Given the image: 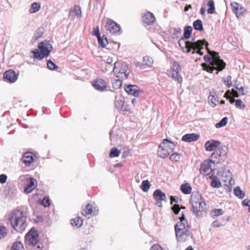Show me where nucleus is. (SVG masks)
<instances>
[{"label":"nucleus","mask_w":250,"mask_h":250,"mask_svg":"<svg viewBox=\"0 0 250 250\" xmlns=\"http://www.w3.org/2000/svg\"><path fill=\"white\" fill-rule=\"evenodd\" d=\"M208 52L210 56L206 55L204 56V60L206 62H209V64L203 63L201 65L204 70L210 73H213L214 70H216V74H217L218 71H221L225 68L226 63L220 58L218 53L209 50Z\"/></svg>","instance_id":"1"},{"label":"nucleus","mask_w":250,"mask_h":250,"mask_svg":"<svg viewBox=\"0 0 250 250\" xmlns=\"http://www.w3.org/2000/svg\"><path fill=\"white\" fill-rule=\"evenodd\" d=\"M180 221L174 226L176 238L179 243H185L193 237V234L190 226L186 219L185 215L182 214L179 218Z\"/></svg>","instance_id":"2"},{"label":"nucleus","mask_w":250,"mask_h":250,"mask_svg":"<svg viewBox=\"0 0 250 250\" xmlns=\"http://www.w3.org/2000/svg\"><path fill=\"white\" fill-rule=\"evenodd\" d=\"M8 220L12 227L21 233L27 226L26 213L21 209H15L8 214Z\"/></svg>","instance_id":"3"},{"label":"nucleus","mask_w":250,"mask_h":250,"mask_svg":"<svg viewBox=\"0 0 250 250\" xmlns=\"http://www.w3.org/2000/svg\"><path fill=\"white\" fill-rule=\"evenodd\" d=\"M192 31V28L191 26H186L184 28V35L178 41V44L181 47L183 52L189 53L191 48L201 47L203 42L204 40H198L196 42L186 41L185 40L189 39Z\"/></svg>","instance_id":"4"},{"label":"nucleus","mask_w":250,"mask_h":250,"mask_svg":"<svg viewBox=\"0 0 250 250\" xmlns=\"http://www.w3.org/2000/svg\"><path fill=\"white\" fill-rule=\"evenodd\" d=\"M175 147V144L173 142L165 139L159 146L158 155V156H181V154L173 152Z\"/></svg>","instance_id":"5"},{"label":"nucleus","mask_w":250,"mask_h":250,"mask_svg":"<svg viewBox=\"0 0 250 250\" xmlns=\"http://www.w3.org/2000/svg\"><path fill=\"white\" fill-rule=\"evenodd\" d=\"M27 244L34 247L33 250H43V244L39 241V234L34 228H32L25 235Z\"/></svg>","instance_id":"6"},{"label":"nucleus","mask_w":250,"mask_h":250,"mask_svg":"<svg viewBox=\"0 0 250 250\" xmlns=\"http://www.w3.org/2000/svg\"><path fill=\"white\" fill-rule=\"evenodd\" d=\"M114 65L113 73L116 78L122 79L127 78L130 71L126 63L117 61L114 63Z\"/></svg>","instance_id":"7"},{"label":"nucleus","mask_w":250,"mask_h":250,"mask_svg":"<svg viewBox=\"0 0 250 250\" xmlns=\"http://www.w3.org/2000/svg\"><path fill=\"white\" fill-rule=\"evenodd\" d=\"M40 52L38 49H35L32 51L34 57L38 60H42L44 58L47 57L52 49V46L50 44L45 43L43 42H40L38 45Z\"/></svg>","instance_id":"8"},{"label":"nucleus","mask_w":250,"mask_h":250,"mask_svg":"<svg viewBox=\"0 0 250 250\" xmlns=\"http://www.w3.org/2000/svg\"><path fill=\"white\" fill-rule=\"evenodd\" d=\"M190 203L192 205L193 212L196 215H199L204 211V206L205 203L203 202L201 196L198 194L191 195Z\"/></svg>","instance_id":"9"},{"label":"nucleus","mask_w":250,"mask_h":250,"mask_svg":"<svg viewBox=\"0 0 250 250\" xmlns=\"http://www.w3.org/2000/svg\"><path fill=\"white\" fill-rule=\"evenodd\" d=\"M121 96H116L114 102L115 107L118 110L125 113H130V108L129 105L125 103Z\"/></svg>","instance_id":"10"},{"label":"nucleus","mask_w":250,"mask_h":250,"mask_svg":"<svg viewBox=\"0 0 250 250\" xmlns=\"http://www.w3.org/2000/svg\"><path fill=\"white\" fill-rule=\"evenodd\" d=\"M214 164L215 162L210 159L205 160L200 167L201 174H208L209 171H211V168L214 166Z\"/></svg>","instance_id":"11"},{"label":"nucleus","mask_w":250,"mask_h":250,"mask_svg":"<svg viewBox=\"0 0 250 250\" xmlns=\"http://www.w3.org/2000/svg\"><path fill=\"white\" fill-rule=\"evenodd\" d=\"M153 197L156 201V204L160 207L162 206V202L166 201L167 200L166 194L159 189L154 191Z\"/></svg>","instance_id":"12"},{"label":"nucleus","mask_w":250,"mask_h":250,"mask_svg":"<svg viewBox=\"0 0 250 250\" xmlns=\"http://www.w3.org/2000/svg\"><path fill=\"white\" fill-rule=\"evenodd\" d=\"M153 63L152 58L149 56H145L143 57V62H137L136 63V66L139 67L141 69H146L151 67Z\"/></svg>","instance_id":"13"},{"label":"nucleus","mask_w":250,"mask_h":250,"mask_svg":"<svg viewBox=\"0 0 250 250\" xmlns=\"http://www.w3.org/2000/svg\"><path fill=\"white\" fill-rule=\"evenodd\" d=\"M94 205V203L87 204L85 208L82 211V215L89 218L91 215L96 214L98 210Z\"/></svg>","instance_id":"14"},{"label":"nucleus","mask_w":250,"mask_h":250,"mask_svg":"<svg viewBox=\"0 0 250 250\" xmlns=\"http://www.w3.org/2000/svg\"><path fill=\"white\" fill-rule=\"evenodd\" d=\"M25 180L27 182V185L24 189V191L26 193H29L36 188L37 181L33 178H26Z\"/></svg>","instance_id":"15"},{"label":"nucleus","mask_w":250,"mask_h":250,"mask_svg":"<svg viewBox=\"0 0 250 250\" xmlns=\"http://www.w3.org/2000/svg\"><path fill=\"white\" fill-rule=\"evenodd\" d=\"M125 90L128 94L135 97H138L141 92L138 87L133 84L125 85Z\"/></svg>","instance_id":"16"},{"label":"nucleus","mask_w":250,"mask_h":250,"mask_svg":"<svg viewBox=\"0 0 250 250\" xmlns=\"http://www.w3.org/2000/svg\"><path fill=\"white\" fill-rule=\"evenodd\" d=\"M5 79L10 83H14L18 79V76L13 70L6 71L3 74Z\"/></svg>","instance_id":"17"},{"label":"nucleus","mask_w":250,"mask_h":250,"mask_svg":"<svg viewBox=\"0 0 250 250\" xmlns=\"http://www.w3.org/2000/svg\"><path fill=\"white\" fill-rule=\"evenodd\" d=\"M142 21L147 25H151L155 21V18L153 13L150 12H146L142 16Z\"/></svg>","instance_id":"18"},{"label":"nucleus","mask_w":250,"mask_h":250,"mask_svg":"<svg viewBox=\"0 0 250 250\" xmlns=\"http://www.w3.org/2000/svg\"><path fill=\"white\" fill-rule=\"evenodd\" d=\"M221 143L220 141L214 140L208 141L205 145V147L207 151H211L219 146Z\"/></svg>","instance_id":"19"},{"label":"nucleus","mask_w":250,"mask_h":250,"mask_svg":"<svg viewBox=\"0 0 250 250\" xmlns=\"http://www.w3.org/2000/svg\"><path fill=\"white\" fill-rule=\"evenodd\" d=\"M199 135L195 133L186 134L182 136V141L190 143L197 141L199 138Z\"/></svg>","instance_id":"20"},{"label":"nucleus","mask_w":250,"mask_h":250,"mask_svg":"<svg viewBox=\"0 0 250 250\" xmlns=\"http://www.w3.org/2000/svg\"><path fill=\"white\" fill-rule=\"evenodd\" d=\"M92 85L96 89L99 91H103L107 87L105 82L102 79L95 80Z\"/></svg>","instance_id":"21"},{"label":"nucleus","mask_w":250,"mask_h":250,"mask_svg":"<svg viewBox=\"0 0 250 250\" xmlns=\"http://www.w3.org/2000/svg\"><path fill=\"white\" fill-rule=\"evenodd\" d=\"M167 75L168 77H171L176 81L179 83H182L183 79L179 73V72L168 70L167 72Z\"/></svg>","instance_id":"22"},{"label":"nucleus","mask_w":250,"mask_h":250,"mask_svg":"<svg viewBox=\"0 0 250 250\" xmlns=\"http://www.w3.org/2000/svg\"><path fill=\"white\" fill-rule=\"evenodd\" d=\"M110 33L122 34L121 28L119 24L110 19Z\"/></svg>","instance_id":"23"},{"label":"nucleus","mask_w":250,"mask_h":250,"mask_svg":"<svg viewBox=\"0 0 250 250\" xmlns=\"http://www.w3.org/2000/svg\"><path fill=\"white\" fill-rule=\"evenodd\" d=\"M203 40H204V42H203L202 45H201V47L199 48H195L193 47L191 48V50L192 49L193 51L191 52L192 54H195V53L199 54L200 55L202 56L204 54V52L201 51L202 49L204 48V45H205L206 49L208 51L209 50L208 46L209 45L208 43L205 40L203 39Z\"/></svg>","instance_id":"24"},{"label":"nucleus","mask_w":250,"mask_h":250,"mask_svg":"<svg viewBox=\"0 0 250 250\" xmlns=\"http://www.w3.org/2000/svg\"><path fill=\"white\" fill-rule=\"evenodd\" d=\"M228 152V147L227 146L224 145L218 147L216 150V153L218 156H226Z\"/></svg>","instance_id":"25"},{"label":"nucleus","mask_w":250,"mask_h":250,"mask_svg":"<svg viewBox=\"0 0 250 250\" xmlns=\"http://www.w3.org/2000/svg\"><path fill=\"white\" fill-rule=\"evenodd\" d=\"M231 6L233 12L236 14L237 17H239L241 15L242 11L239 12V10H243V8L240 5L236 2H233L231 3Z\"/></svg>","instance_id":"26"},{"label":"nucleus","mask_w":250,"mask_h":250,"mask_svg":"<svg viewBox=\"0 0 250 250\" xmlns=\"http://www.w3.org/2000/svg\"><path fill=\"white\" fill-rule=\"evenodd\" d=\"M180 189L185 194H189L192 191V188L189 183H185L181 186Z\"/></svg>","instance_id":"27"},{"label":"nucleus","mask_w":250,"mask_h":250,"mask_svg":"<svg viewBox=\"0 0 250 250\" xmlns=\"http://www.w3.org/2000/svg\"><path fill=\"white\" fill-rule=\"evenodd\" d=\"M83 220L81 217H77L71 220V224L76 228H80L83 224Z\"/></svg>","instance_id":"28"},{"label":"nucleus","mask_w":250,"mask_h":250,"mask_svg":"<svg viewBox=\"0 0 250 250\" xmlns=\"http://www.w3.org/2000/svg\"><path fill=\"white\" fill-rule=\"evenodd\" d=\"M193 26L195 30L202 31L204 30L202 21L201 20H197L193 23Z\"/></svg>","instance_id":"29"},{"label":"nucleus","mask_w":250,"mask_h":250,"mask_svg":"<svg viewBox=\"0 0 250 250\" xmlns=\"http://www.w3.org/2000/svg\"><path fill=\"white\" fill-rule=\"evenodd\" d=\"M210 178L212 179L210 185L214 188H218L221 187V183L218 178L215 176H210Z\"/></svg>","instance_id":"30"},{"label":"nucleus","mask_w":250,"mask_h":250,"mask_svg":"<svg viewBox=\"0 0 250 250\" xmlns=\"http://www.w3.org/2000/svg\"><path fill=\"white\" fill-rule=\"evenodd\" d=\"M10 250H25V249L22 243L17 241L13 244Z\"/></svg>","instance_id":"31"},{"label":"nucleus","mask_w":250,"mask_h":250,"mask_svg":"<svg viewBox=\"0 0 250 250\" xmlns=\"http://www.w3.org/2000/svg\"><path fill=\"white\" fill-rule=\"evenodd\" d=\"M41 5L39 3L34 2L31 4L29 11L30 13H34L39 11Z\"/></svg>","instance_id":"32"},{"label":"nucleus","mask_w":250,"mask_h":250,"mask_svg":"<svg viewBox=\"0 0 250 250\" xmlns=\"http://www.w3.org/2000/svg\"><path fill=\"white\" fill-rule=\"evenodd\" d=\"M234 194L240 199H243L245 196L244 192H243L239 187H236L234 189Z\"/></svg>","instance_id":"33"},{"label":"nucleus","mask_w":250,"mask_h":250,"mask_svg":"<svg viewBox=\"0 0 250 250\" xmlns=\"http://www.w3.org/2000/svg\"><path fill=\"white\" fill-rule=\"evenodd\" d=\"M104 36V35H103V37L100 36L97 38L99 44L103 48L105 47L108 43L107 38Z\"/></svg>","instance_id":"34"},{"label":"nucleus","mask_w":250,"mask_h":250,"mask_svg":"<svg viewBox=\"0 0 250 250\" xmlns=\"http://www.w3.org/2000/svg\"><path fill=\"white\" fill-rule=\"evenodd\" d=\"M207 5L209 7L207 11L208 14H212L214 13L215 11L214 2L212 0H209L207 3Z\"/></svg>","instance_id":"35"},{"label":"nucleus","mask_w":250,"mask_h":250,"mask_svg":"<svg viewBox=\"0 0 250 250\" xmlns=\"http://www.w3.org/2000/svg\"><path fill=\"white\" fill-rule=\"evenodd\" d=\"M34 161V157H21V162L24 163L25 166H29Z\"/></svg>","instance_id":"36"},{"label":"nucleus","mask_w":250,"mask_h":250,"mask_svg":"<svg viewBox=\"0 0 250 250\" xmlns=\"http://www.w3.org/2000/svg\"><path fill=\"white\" fill-rule=\"evenodd\" d=\"M123 80V79H122L118 78V79H115L112 81V84L113 87L115 89H118L120 88L122 84V81Z\"/></svg>","instance_id":"37"},{"label":"nucleus","mask_w":250,"mask_h":250,"mask_svg":"<svg viewBox=\"0 0 250 250\" xmlns=\"http://www.w3.org/2000/svg\"><path fill=\"white\" fill-rule=\"evenodd\" d=\"M121 153L122 156H131L130 154V150L128 147L127 146H123L120 149Z\"/></svg>","instance_id":"38"},{"label":"nucleus","mask_w":250,"mask_h":250,"mask_svg":"<svg viewBox=\"0 0 250 250\" xmlns=\"http://www.w3.org/2000/svg\"><path fill=\"white\" fill-rule=\"evenodd\" d=\"M150 185L148 180L143 181L141 185V188L144 192L148 191Z\"/></svg>","instance_id":"39"},{"label":"nucleus","mask_w":250,"mask_h":250,"mask_svg":"<svg viewBox=\"0 0 250 250\" xmlns=\"http://www.w3.org/2000/svg\"><path fill=\"white\" fill-rule=\"evenodd\" d=\"M228 121V119L227 117H224L220 122L215 124L216 128H220L225 126Z\"/></svg>","instance_id":"40"},{"label":"nucleus","mask_w":250,"mask_h":250,"mask_svg":"<svg viewBox=\"0 0 250 250\" xmlns=\"http://www.w3.org/2000/svg\"><path fill=\"white\" fill-rule=\"evenodd\" d=\"M208 99L210 105L213 107L216 106V103L218 102V100L213 95H210L208 97Z\"/></svg>","instance_id":"41"},{"label":"nucleus","mask_w":250,"mask_h":250,"mask_svg":"<svg viewBox=\"0 0 250 250\" xmlns=\"http://www.w3.org/2000/svg\"><path fill=\"white\" fill-rule=\"evenodd\" d=\"M8 232L7 229L4 226H0V239L4 238Z\"/></svg>","instance_id":"42"},{"label":"nucleus","mask_w":250,"mask_h":250,"mask_svg":"<svg viewBox=\"0 0 250 250\" xmlns=\"http://www.w3.org/2000/svg\"><path fill=\"white\" fill-rule=\"evenodd\" d=\"M180 70L181 67L179 63L177 62H173L170 70H169V71H175L177 72H179Z\"/></svg>","instance_id":"43"},{"label":"nucleus","mask_w":250,"mask_h":250,"mask_svg":"<svg viewBox=\"0 0 250 250\" xmlns=\"http://www.w3.org/2000/svg\"><path fill=\"white\" fill-rule=\"evenodd\" d=\"M235 106L236 107L241 109H244L245 108V104L243 103L242 101L240 99H237L235 101Z\"/></svg>","instance_id":"44"},{"label":"nucleus","mask_w":250,"mask_h":250,"mask_svg":"<svg viewBox=\"0 0 250 250\" xmlns=\"http://www.w3.org/2000/svg\"><path fill=\"white\" fill-rule=\"evenodd\" d=\"M224 83L228 87H230L232 85L231 76H228L226 78L224 79Z\"/></svg>","instance_id":"45"},{"label":"nucleus","mask_w":250,"mask_h":250,"mask_svg":"<svg viewBox=\"0 0 250 250\" xmlns=\"http://www.w3.org/2000/svg\"><path fill=\"white\" fill-rule=\"evenodd\" d=\"M120 153V149L117 148H113L110 150V156H119Z\"/></svg>","instance_id":"46"},{"label":"nucleus","mask_w":250,"mask_h":250,"mask_svg":"<svg viewBox=\"0 0 250 250\" xmlns=\"http://www.w3.org/2000/svg\"><path fill=\"white\" fill-rule=\"evenodd\" d=\"M92 35L96 36L97 38L100 36V30L98 26H96L93 28Z\"/></svg>","instance_id":"47"},{"label":"nucleus","mask_w":250,"mask_h":250,"mask_svg":"<svg viewBox=\"0 0 250 250\" xmlns=\"http://www.w3.org/2000/svg\"><path fill=\"white\" fill-rule=\"evenodd\" d=\"M47 66L48 69L50 70H54L56 68H58V66L56 65L51 60L48 61L47 62Z\"/></svg>","instance_id":"48"},{"label":"nucleus","mask_w":250,"mask_h":250,"mask_svg":"<svg viewBox=\"0 0 250 250\" xmlns=\"http://www.w3.org/2000/svg\"><path fill=\"white\" fill-rule=\"evenodd\" d=\"M22 156H37L39 154L37 152H33V151H26L25 152H23L22 154Z\"/></svg>","instance_id":"49"},{"label":"nucleus","mask_w":250,"mask_h":250,"mask_svg":"<svg viewBox=\"0 0 250 250\" xmlns=\"http://www.w3.org/2000/svg\"><path fill=\"white\" fill-rule=\"evenodd\" d=\"M42 205L44 207H48L50 205V200L48 197H44L42 200Z\"/></svg>","instance_id":"50"},{"label":"nucleus","mask_w":250,"mask_h":250,"mask_svg":"<svg viewBox=\"0 0 250 250\" xmlns=\"http://www.w3.org/2000/svg\"><path fill=\"white\" fill-rule=\"evenodd\" d=\"M120 43L114 41H110V46H112V49L117 51L120 47Z\"/></svg>","instance_id":"51"},{"label":"nucleus","mask_w":250,"mask_h":250,"mask_svg":"<svg viewBox=\"0 0 250 250\" xmlns=\"http://www.w3.org/2000/svg\"><path fill=\"white\" fill-rule=\"evenodd\" d=\"M174 33L173 36L175 37L178 38L181 32V29L179 27L173 28Z\"/></svg>","instance_id":"52"},{"label":"nucleus","mask_w":250,"mask_h":250,"mask_svg":"<svg viewBox=\"0 0 250 250\" xmlns=\"http://www.w3.org/2000/svg\"><path fill=\"white\" fill-rule=\"evenodd\" d=\"M172 210L175 214H178L180 211V208L179 205L175 204L172 208Z\"/></svg>","instance_id":"53"},{"label":"nucleus","mask_w":250,"mask_h":250,"mask_svg":"<svg viewBox=\"0 0 250 250\" xmlns=\"http://www.w3.org/2000/svg\"><path fill=\"white\" fill-rule=\"evenodd\" d=\"M74 11L75 12V14L78 16H80L81 15V10L80 6L78 5H75L74 7Z\"/></svg>","instance_id":"54"},{"label":"nucleus","mask_w":250,"mask_h":250,"mask_svg":"<svg viewBox=\"0 0 250 250\" xmlns=\"http://www.w3.org/2000/svg\"><path fill=\"white\" fill-rule=\"evenodd\" d=\"M7 177L5 174H2L0 175V183H5L7 180Z\"/></svg>","instance_id":"55"},{"label":"nucleus","mask_w":250,"mask_h":250,"mask_svg":"<svg viewBox=\"0 0 250 250\" xmlns=\"http://www.w3.org/2000/svg\"><path fill=\"white\" fill-rule=\"evenodd\" d=\"M214 216H219L223 214V211L222 209H215L213 210Z\"/></svg>","instance_id":"56"},{"label":"nucleus","mask_w":250,"mask_h":250,"mask_svg":"<svg viewBox=\"0 0 250 250\" xmlns=\"http://www.w3.org/2000/svg\"><path fill=\"white\" fill-rule=\"evenodd\" d=\"M150 250H163L159 245H154L152 246Z\"/></svg>","instance_id":"57"},{"label":"nucleus","mask_w":250,"mask_h":250,"mask_svg":"<svg viewBox=\"0 0 250 250\" xmlns=\"http://www.w3.org/2000/svg\"><path fill=\"white\" fill-rule=\"evenodd\" d=\"M242 204L244 206L249 207L250 205V200H249V199H244L242 202Z\"/></svg>","instance_id":"58"},{"label":"nucleus","mask_w":250,"mask_h":250,"mask_svg":"<svg viewBox=\"0 0 250 250\" xmlns=\"http://www.w3.org/2000/svg\"><path fill=\"white\" fill-rule=\"evenodd\" d=\"M178 197L177 196L170 197V204H172L173 202L178 203Z\"/></svg>","instance_id":"59"},{"label":"nucleus","mask_w":250,"mask_h":250,"mask_svg":"<svg viewBox=\"0 0 250 250\" xmlns=\"http://www.w3.org/2000/svg\"><path fill=\"white\" fill-rule=\"evenodd\" d=\"M236 89H237L240 92V93H241V95H244L246 94L244 92V88H243V87L242 86H241L240 87H236Z\"/></svg>","instance_id":"60"},{"label":"nucleus","mask_w":250,"mask_h":250,"mask_svg":"<svg viewBox=\"0 0 250 250\" xmlns=\"http://www.w3.org/2000/svg\"><path fill=\"white\" fill-rule=\"evenodd\" d=\"M205 12H206V9L205 7H202L200 10V14L202 16H205Z\"/></svg>","instance_id":"61"},{"label":"nucleus","mask_w":250,"mask_h":250,"mask_svg":"<svg viewBox=\"0 0 250 250\" xmlns=\"http://www.w3.org/2000/svg\"><path fill=\"white\" fill-rule=\"evenodd\" d=\"M230 91L228 90L225 93L224 97L227 98H228L230 96Z\"/></svg>","instance_id":"62"},{"label":"nucleus","mask_w":250,"mask_h":250,"mask_svg":"<svg viewBox=\"0 0 250 250\" xmlns=\"http://www.w3.org/2000/svg\"><path fill=\"white\" fill-rule=\"evenodd\" d=\"M189 8H191V5H187L184 8V11H188Z\"/></svg>","instance_id":"63"},{"label":"nucleus","mask_w":250,"mask_h":250,"mask_svg":"<svg viewBox=\"0 0 250 250\" xmlns=\"http://www.w3.org/2000/svg\"><path fill=\"white\" fill-rule=\"evenodd\" d=\"M122 163H118L116 165H114L113 166L114 167H122Z\"/></svg>","instance_id":"64"}]
</instances>
